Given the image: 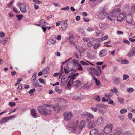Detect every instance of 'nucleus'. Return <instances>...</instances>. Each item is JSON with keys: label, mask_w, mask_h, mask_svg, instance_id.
I'll return each mask as SVG.
<instances>
[{"label": "nucleus", "mask_w": 135, "mask_h": 135, "mask_svg": "<svg viewBox=\"0 0 135 135\" xmlns=\"http://www.w3.org/2000/svg\"><path fill=\"white\" fill-rule=\"evenodd\" d=\"M90 74L93 75H95L97 76H99L102 74L101 68L99 66H97L95 69L94 68H89L87 69Z\"/></svg>", "instance_id": "1"}, {"label": "nucleus", "mask_w": 135, "mask_h": 135, "mask_svg": "<svg viewBox=\"0 0 135 135\" xmlns=\"http://www.w3.org/2000/svg\"><path fill=\"white\" fill-rule=\"evenodd\" d=\"M113 128V124L109 123L106 125L104 129V132L106 133H110Z\"/></svg>", "instance_id": "4"}, {"label": "nucleus", "mask_w": 135, "mask_h": 135, "mask_svg": "<svg viewBox=\"0 0 135 135\" xmlns=\"http://www.w3.org/2000/svg\"><path fill=\"white\" fill-rule=\"evenodd\" d=\"M128 117L129 119L131 120L132 119V115L131 113H129L128 115Z\"/></svg>", "instance_id": "59"}, {"label": "nucleus", "mask_w": 135, "mask_h": 135, "mask_svg": "<svg viewBox=\"0 0 135 135\" xmlns=\"http://www.w3.org/2000/svg\"><path fill=\"white\" fill-rule=\"evenodd\" d=\"M94 30V28L91 27H88L87 28V30L89 32H91Z\"/></svg>", "instance_id": "45"}, {"label": "nucleus", "mask_w": 135, "mask_h": 135, "mask_svg": "<svg viewBox=\"0 0 135 135\" xmlns=\"http://www.w3.org/2000/svg\"><path fill=\"white\" fill-rule=\"evenodd\" d=\"M123 132V130L121 128L117 127L115 129L114 134L115 135H120Z\"/></svg>", "instance_id": "10"}, {"label": "nucleus", "mask_w": 135, "mask_h": 135, "mask_svg": "<svg viewBox=\"0 0 135 135\" xmlns=\"http://www.w3.org/2000/svg\"><path fill=\"white\" fill-rule=\"evenodd\" d=\"M39 81L41 83H42L43 84H45V83L44 81V80L41 78H40L39 79Z\"/></svg>", "instance_id": "60"}, {"label": "nucleus", "mask_w": 135, "mask_h": 135, "mask_svg": "<svg viewBox=\"0 0 135 135\" xmlns=\"http://www.w3.org/2000/svg\"><path fill=\"white\" fill-rule=\"evenodd\" d=\"M93 42L92 41H90L88 42L87 45L88 46L90 47L92 46Z\"/></svg>", "instance_id": "49"}, {"label": "nucleus", "mask_w": 135, "mask_h": 135, "mask_svg": "<svg viewBox=\"0 0 135 135\" xmlns=\"http://www.w3.org/2000/svg\"><path fill=\"white\" fill-rule=\"evenodd\" d=\"M93 80H95V81L96 82V85L97 86H99V87H100L101 86L100 84V81L99 80H98L95 77L93 76Z\"/></svg>", "instance_id": "28"}, {"label": "nucleus", "mask_w": 135, "mask_h": 135, "mask_svg": "<svg viewBox=\"0 0 135 135\" xmlns=\"http://www.w3.org/2000/svg\"><path fill=\"white\" fill-rule=\"evenodd\" d=\"M93 99L94 100L99 102L100 100V98L99 96L96 95L94 96L93 97Z\"/></svg>", "instance_id": "32"}, {"label": "nucleus", "mask_w": 135, "mask_h": 135, "mask_svg": "<svg viewBox=\"0 0 135 135\" xmlns=\"http://www.w3.org/2000/svg\"><path fill=\"white\" fill-rule=\"evenodd\" d=\"M72 84L74 86L78 87L81 85V81L79 80H77L73 82Z\"/></svg>", "instance_id": "22"}, {"label": "nucleus", "mask_w": 135, "mask_h": 135, "mask_svg": "<svg viewBox=\"0 0 135 135\" xmlns=\"http://www.w3.org/2000/svg\"><path fill=\"white\" fill-rule=\"evenodd\" d=\"M117 16V14L116 12L114 11L113 12H110L109 15L107 16L106 18L108 19H109L111 20H113V19H111V18H113Z\"/></svg>", "instance_id": "9"}, {"label": "nucleus", "mask_w": 135, "mask_h": 135, "mask_svg": "<svg viewBox=\"0 0 135 135\" xmlns=\"http://www.w3.org/2000/svg\"><path fill=\"white\" fill-rule=\"evenodd\" d=\"M78 31L81 34H83L84 31L81 28H79L78 29Z\"/></svg>", "instance_id": "47"}, {"label": "nucleus", "mask_w": 135, "mask_h": 135, "mask_svg": "<svg viewBox=\"0 0 135 135\" xmlns=\"http://www.w3.org/2000/svg\"><path fill=\"white\" fill-rule=\"evenodd\" d=\"M118 91L117 89L115 87H114L112 89L110 90V91L112 92L116 93L117 92H118Z\"/></svg>", "instance_id": "44"}, {"label": "nucleus", "mask_w": 135, "mask_h": 135, "mask_svg": "<svg viewBox=\"0 0 135 135\" xmlns=\"http://www.w3.org/2000/svg\"><path fill=\"white\" fill-rule=\"evenodd\" d=\"M8 120V117H3L1 119L0 122V124H2L3 123L7 122Z\"/></svg>", "instance_id": "30"}, {"label": "nucleus", "mask_w": 135, "mask_h": 135, "mask_svg": "<svg viewBox=\"0 0 135 135\" xmlns=\"http://www.w3.org/2000/svg\"><path fill=\"white\" fill-rule=\"evenodd\" d=\"M127 91L129 93H132L134 91V89L132 88H128L127 89Z\"/></svg>", "instance_id": "36"}, {"label": "nucleus", "mask_w": 135, "mask_h": 135, "mask_svg": "<svg viewBox=\"0 0 135 135\" xmlns=\"http://www.w3.org/2000/svg\"><path fill=\"white\" fill-rule=\"evenodd\" d=\"M98 112L100 114L103 115L105 113V112L103 110L101 109L98 110Z\"/></svg>", "instance_id": "41"}, {"label": "nucleus", "mask_w": 135, "mask_h": 135, "mask_svg": "<svg viewBox=\"0 0 135 135\" xmlns=\"http://www.w3.org/2000/svg\"><path fill=\"white\" fill-rule=\"evenodd\" d=\"M129 63L128 61L126 59H124L121 61V63L122 64H126Z\"/></svg>", "instance_id": "46"}, {"label": "nucleus", "mask_w": 135, "mask_h": 135, "mask_svg": "<svg viewBox=\"0 0 135 135\" xmlns=\"http://www.w3.org/2000/svg\"><path fill=\"white\" fill-rule=\"evenodd\" d=\"M33 1L37 4H40L42 3L41 1H39V0H34Z\"/></svg>", "instance_id": "52"}, {"label": "nucleus", "mask_w": 135, "mask_h": 135, "mask_svg": "<svg viewBox=\"0 0 135 135\" xmlns=\"http://www.w3.org/2000/svg\"><path fill=\"white\" fill-rule=\"evenodd\" d=\"M55 63V62L54 61L51 62L50 63L49 65L53 67L54 66Z\"/></svg>", "instance_id": "54"}, {"label": "nucleus", "mask_w": 135, "mask_h": 135, "mask_svg": "<svg viewBox=\"0 0 135 135\" xmlns=\"http://www.w3.org/2000/svg\"><path fill=\"white\" fill-rule=\"evenodd\" d=\"M16 105V104L15 102H9V105L11 106H13Z\"/></svg>", "instance_id": "64"}, {"label": "nucleus", "mask_w": 135, "mask_h": 135, "mask_svg": "<svg viewBox=\"0 0 135 135\" xmlns=\"http://www.w3.org/2000/svg\"><path fill=\"white\" fill-rule=\"evenodd\" d=\"M39 22L41 25L43 26H45L47 24L46 22L44 19L41 20Z\"/></svg>", "instance_id": "31"}, {"label": "nucleus", "mask_w": 135, "mask_h": 135, "mask_svg": "<svg viewBox=\"0 0 135 135\" xmlns=\"http://www.w3.org/2000/svg\"><path fill=\"white\" fill-rule=\"evenodd\" d=\"M87 117H88L90 118H93L94 117V116L91 114L88 113Z\"/></svg>", "instance_id": "58"}, {"label": "nucleus", "mask_w": 135, "mask_h": 135, "mask_svg": "<svg viewBox=\"0 0 135 135\" xmlns=\"http://www.w3.org/2000/svg\"><path fill=\"white\" fill-rule=\"evenodd\" d=\"M69 41L70 42V43H73V42H72V39L73 38V35H70L69 34Z\"/></svg>", "instance_id": "43"}, {"label": "nucleus", "mask_w": 135, "mask_h": 135, "mask_svg": "<svg viewBox=\"0 0 135 135\" xmlns=\"http://www.w3.org/2000/svg\"><path fill=\"white\" fill-rule=\"evenodd\" d=\"M113 81L114 83L117 85H119L120 83V79L117 77H114L113 78Z\"/></svg>", "instance_id": "19"}, {"label": "nucleus", "mask_w": 135, "mask_h": 135, "mask_svg": "<svg viewBox=\"0 0 135 135\" xmlns=\"http://www.w3.org/2000/svg\"><path fill=\"white\" fill-rule=\"evenodd\" d=\"M38 109L40 113L44 115H50L52 113L51 109L50 108L47 109L44 106L38 107Z\"/></svg>", "instance_id": "2"}, {"label": "nucleus", "mask_w": 135, "mask_h": 135, "mask_svg": "<svg viewBox=\"0 0 135 135\" xmlns=\"http://www.w3.org/2000/svg\"><path fill=\"white\" fill-rule=\"evenodd\" d=\"M36 75L37 73L36 72H34L33 74V75L31 79V81L33 82H34V81H35V80H36Z\"/></svg>", "instance_id": "29"}, {"label": "nucleus", "mask_w": 135, "mask_h": 135, "mask_svg": "<svg viewBox=\"0 0 135 135\" xmlns=\"http://www.w3.org/2000/svg\"><path fill=\"white\" fill-rule=\"evenodd\" d=\"M55 91L57 93L60 94L62 93V89H60L58 86H56L55 88Z\"/></svg>", "instance_id": "27"}, {"label": "nucleus", "mask_w": 135, "mask_h": 135, "mask_svg": "<svg viewBox=\"0 0 135 135\" xmlns=\"http://www.w3.org/2000/svg\"><path fill=\"white\" fill-rule=\"evenodd\" d=\"M135 54V47H133L131 51L128 54L127 56L129 57H132Z\"/></svg>", "instance_id": "17"}, {"label": "nucleus", "mask_w": 135, "mask_h": 135, "mask_svg": "<svg viewBox=\"0 0 135 135\" xmlns=\"http://www.w3.org/2000/svg\"><path fill=\"white\" fill-rule=\"evenodd\" d=\"M5 34L4 33L1 31L0 32V37H3L5 36Z\"/></svg>", "instance_id": "56"}, {"label": "nucleus", "mask_w": 135, "mask_h": 135, "mask_svg": "<svg viewBox=\"0 0 135 135\" xmlns=\"http://www.w3.org/2000/svg\"><path fill=\"white\" fill-rule=\"evenodd\" d=\"M107 13L105 12V9H103L102 11L100 12L98 15V17L101 19H103L105 17Z\"/></svg>", "instance_id": "8"}, {"label": "nucleus", "mask_w": 135, "mask_h": 135, "mask_svg": "<svg viewBox=\"0 0 135 135\" xmlns=\"http://www.w3.org/2000/svg\"><path fill=\"white\" fill-rule=\"evenodd\" d=\"M90 134L91 135H98V131L95 129H93L91 131Z\"/></svg>", "instance_id": "23"}, {"label": "nucleus", "mask_w": 135, "mask_h": 135, "mask_svg": "<svg viewBox=\"0 0 135 135\" xmlns=\"http://www.w3.org/2000/svg\"><path fill=\"white\" fill-rule=\"evenodd\" d=\"M56 36H52L50 39L47 42V44L49 45L54 44L56 42Z\"/></svg>", "instance_id": "12"}, {"label": "nucleus", "mask_w": 135, "mask_h": 135, "mask_svg": "<svg viewBox=\"0 0 135 135\" xmlns=\"http://www.w3.org/2000/svg\"><path fill=\"white\" fill-rule=\"evenodd\" d=\"M64 119L66 121L70 120L73 116L72 113L70 112H66L64 114Z\"/></svg>", "instance_id": "5"}, {"label": "nucleus", "mask_w": 135, "mask_h": 135, "mask_svg": "<svg viewBox=\"0 0 135 135\" xmlns=\"http://www.w3.org/2000/svg\"><path fill=\"white\" fill-rule=\"evenodd\" d=\"M107 50L105 49H103L100 51L99 53V56L100 57H103L107 54Z\"/></svg>", "instance_id": "15"}, {"label": "nucleus", "mask_w": 135, "mask_h": 135, "mask_svg": "<svg viewBox=\"0 0 135 135\" xmlns=\"http://www.w3.org/2000/svg\"><path fill=\"white\" fill-rule=\"evenodd\" d=\"M95 126L94 121H91L89 122L88 125V127L89 129H91L94 127Z\"/></svg>", "instance_id": "20"}, {"label": "nucleus", "mask_w": 135, "mask_h": 135, "mask_svg": "<svg viewBox=\"0 0 135 135\" xmlns=\"http://www.w3.org/2000/svg\"><path fill=\"white\" fill-rule=\"evenodd\" d=\"M51 107H52L55 111L57 112H59L61 109V107L59 106L58 104L52 105Z\"/></svg>", "instance_id": "13"}, {"label": "nucleus", "mask_w": 135, "mask_h": 135, "mask_svg": "<svg viewBox=\"0 0 135 135\" xmlns=\"http://www.w3.org/2000/svg\"><path fill=\"white\" fill-rule=\"evenodd\" d=\"M71 77L69 80L71 81V83H73V80L75 78V77L73 75H71Z\"/></svg>", "instance_id": "53"}, {"label": "nucleus", "mask_w": 135, "mask_h": 135, "mask_svg": "<svg viewBox=\"0 0 135 135\" xmlns=\"http://www.w3.org/2000/svg\"><path fill=\"white\" fill-rule=\"evenodd\" d=\"M103 122V117L101 116L99 117L95 121V123L96 124L99 126Z\"/></svg>", "instance_id": "14"}, {"label": "nucleus", "mask_w": 135, "mask_h": 135, "mask_svg": "<svg viewBox=\"0 0 135 135\" xmlns=\"http://www.w3.org/2000/svg\"><path fill=\"white\" fill-rule=\"evenodd\" d=\"M117 99L118 101L120 103H122L124 101V100L122 98H120L118 97L117 98Z\"/></svg>", "instance_id": "42"}, {"label": "nucleus", "mask_w": 135, "mask_h": 135, "mask_svg": "<svg viewBox=\"0 0 135 135\" xmlns=\"http://www.w3.org/2000/svg\"><path fill=\"white\" fill-rule=\"evenodd\" d=\"M108 104H112L114 106H115L116 105V104L114 103V102L113 100H111L108 102Z\"/></svg>", "instance_id": "55"}, {"label": "nucleus", "mask_w": 135, "mask_h": 135, "mask_svg": "<svg viewBox=\"0 0 135 135\" xmlns=\"http://www.w3.org/2000/svg\"><path fill=\"white\" fill-rule=\"evenodd\" d=\"M79 123L78 120L76 119L72 120L68 124L69 128L71 129L73 131L76 133H78L76 129L78 128V125Z\"/></svg>", "instance_id": "3"}, {"label": "nucleus", "mask_w": 135, "mask_h": 135, "mask_svg": "<svg viewBox=\"0 0 135 135\" xmlns=\"http://www.w3.org/2000/svg\"><path fill=\"white\" fill-rule=\"evenodd\" d=\"M101 45V44L99 43H97L93 45V48L94 49H96L99 47Z\"/></svg>", "instance_id": "34"}, {"label": "nucleus", "mask_w": 135, "mask_h": 135, "mask_svg": "<svg viewBox=\"0 0 135 135\" xmlns=\"http://www.w3.org/2000/svg\"><path fill=\"white\" fill-rule=\"evenodd\" d=\"M50 68L49 67H46L44 69L42 70V71L44 74H46V75L45 77H47L48 75V71L49 70Z\"/></svg>", "instance_id": "24"}, {"label": "nucleus", "mask_w": 135, "mask_h": 135, "mask_svg": "<svg viewBox=\"0 0 135 135\" xmlns=\"http://www.w3.org/2000/svg\"><path fill=\"white\" fill-rule=\"evenodd\" d=\"M108 36L107 35L101 38L97 39L98 42H101L102 41L107 40L108 39Z\"/></svg>", "instance_id": "25"}, {"label": "nucleus", "mask_w": 135, "mask_h": 135, "mask_svg": "<svg viewBox=\"0 0 135 135\" xmlns=\"http://www.w3.org/2000/svg\"><path fill=\"white\" fill-rule=\"evenodd\" d=\"M123 41L125 43L127 44L128 45L129 44H130V42L128 40H126L125 39H123Z\"/></svg>", "instance_id": "62"}, {"label": "nucleus", "mask_w": 135, "mask_h": 135, "mask_svg": "<svg viewBox=\"0 0 135 135\" xmlns=\"http://www.w3.org/2000/svg\"><path fill=\"white\" fill-rule=\"evenodd\" d=\"M8 37H6L5 38L4 40L3 41H2V42H0V43H2L3 44H4L6 42L8 41Z\"/></svg>", "instance_id": "50"}, {"label": "nucleus", "mask_w": 135, "mask_h": 135, "mask_svg": "<svg viewBox=\"0 0 135 135\" xmlns=\"http://www.w3.org/2000/svg\"><path fill=\"white\" fill-rule=\"evenodd\" d=\"M33 82L35 85L37 86L40 87H41L42 86L39 85L38 83V81L37 80H36L35 81H34V82Z\"/></svg>", "instance_id": "35"}, {"label": "nucleus", "mask_w": 135, "mask_h": 135, "mask_svg": "<svg viewBox=\"0 0 135 135\" xmlns=\"http://www.w3.org/2000/svg\"><path fill=\"white\" fill-rule=\"evenodd\" d=\"M88 114V113L85 112L84 113H83L82 114H81V117H84L85 116H86L87 117V115Z\"/></svg>", "instance_id": "63"}, {"label": "nucleus", "mask_w": 135, "mask_h": 135, "mask_svg": "<svg viewBox=\"0 0 135 135\" xmlns=\"http://www.w3.org/2000/svg\"><path fill=\"white\" fill-rule=\"evenodd\" d=\"M101 33V31L100 30H97L96 32V36L97 37H98L100 36Z\"/></svg>", "instance_id": "51"}, {"label": "nucleus", "mask_w": 135, "mask_h": 135, "mask_svg": "<svg viewBox=\"0 0 135 135\" xmlns=\"http://www.w3.org/2000/svg\"><path fill=\"white\" fill-rule=\"evenodd\" d=\"M23 16L22 15H16V17L18 18V21L20 20L23 17Z\"/></svg>", "instance_id": "37"}, {"label": "nucleus", "mask_w": 135, "mask_h": 135, "mask_svg": "<svg viewBox=\"0 0 135 135\" xmlns=\"http://www.w3.org/2000/svg\"><path fill=\"white\" fill-rule=\"evenodd\" d=\"M114 11H115L116 13V14L117 13H118L119 12H120L121 11L120 9L119 8H118L117 9H115Z\"/></svg>", "instance_id": "57"}, {"label": "nucleus", "mask_w": 135, "mask_h": 135, "mask_svg": "<svg viewBox=\"0 0 135 135\" xmlns=\"http://www.w3.org/2000/svg\"><path fill=\"white\" fill-rule=\"evenodd\" d=\"M18 6L22 12L23 13H25L26 12L27 10L26 7L24 4L22 3H20L18 4Z\"/></svg>", "instance_id": "6"}, {"label": "nucleus", "mask_w": 135, "mask_h": 135, "mask_svg": "<svg viewBox=\"0 0 135 135\" xmlns=\"http://www.w3.org/2000/svg\"><path fill=\"white\" fill-rule=\"evenodd\" d=\"M73 70H68L67 69H66L65 68L64 69V72L65 74L67 73H68L70 74V73H72V71Z\"/></svg>", "instance_id": "40"}, {"label": "nucleus", "mask_w": 135, "mask_h": 135, "mask_svg": "<svg viewBox=\"0 0 135 135\" xmlns=\"http://www.w3.org/2000/svg\"><path fill=\"white\" fill-rule=\"evenodd\" d=\"M73 61L74 64L76 66H78V65H79V64L78 63V61L76 60H73Z\"/></svg>", "instance_id": "48"}, {"label": "nucleus", "mask_w": 135, "mask_h": 135, "mask_svg": "<svg viewBox=\"0 0 135 135\" xmlns=\"http://www.w3.org/2000/svg\"><path fill=\"white\" fill-rule=\"evenodd\" d=\"M85 125V122L84 120H82L80 122L78 128L76 129L78 133L80 132L82 129L84 127Z\"/></svg>", "instance_id": "7"}, {"label": "nucleus", "mask_w": 135, "mask_h": 135, "mask_svg": "<svg viewBox=\"0 0 135 135\" xmlns=\"http://www.w3.org/2000/svg\"><path fill=\"white\" fill-rule=\"evenodd\" d=\"M92 111L94 112H96L97 110V108L94 107H92L91 108Z\"/></svg>", "instance_id": "61"}, {"label": "nucleus", "mask_w": 135, "mask_h": 135, "mask_svg": "<svg viewBox=\"0 0 135 135\" xmlns=\"http://www.w3.org/2000/svg\"><path fill=\"white\" fill-rule=\"evenodd\" d=\"M126 21L128 23H132V17L131 15H128L127 16L126 18Z\"/></svg>", "instance_id": "16"}, {"label": "nucleus", "mask_w": 135, "mask_h": 135, "mask_svg": "<svg viewBox=\"0 0 135 135\" xmlns=\"http://www.w3.org/2000/svg\"><path fill=\"white\" fill-rule=\"evenodd\" d=\"M35 89H31L29 91V93L30 95H32L33 94V92L35 91Z\"/></svg>", "instance_id": "39"}, {"label": "nucleus", "mask_w": 135, "mask_h": 135, "mask_svg": "<svg viewBox=\"0 0 135 135\" xmlns=\"http://www.w3.org/2000/svg\"><path fill=\"white\" fill-rule=\"evenodd\" d=\"M108 24L102 23H99V25L100 27L102 29H105L106 28Z\"/></svg>", "instance_id": "26"}, {"label": "nucleus", "mask_w": 135, "mask_h": 135, "mask_svg": "<svg viewBox=\"0 0 135 135\" xmlns=\"http://www.w3.org/2000/svg\"><path fill=\"white\" fill-rule=\"evenodd\" d=\"M127 110L125 108L122 109L120 110V112L121 114H124L125 113L127 112Z\"/></svg>", "instance_id": "33"}, {"label": "nucleus", "mask_w": 135, "mask_h": 135, "mask_svg": "<svg viewBox=\"0 0 135 135\" xmlns=\"http://www.w3.org/2000/svg\"><path fill=\"white\" fill-rule=\"evenodd\" d=\"M31 114L33 117L34 118L37 117V114L35 109H32L31 110Z\"/></svg>", "instance_id": "21"}, {"label": "nucleus", "mask_w": 135, "mask_h": 135, "mask_svg": "<svg viewBox=\"0 0 135 135\" xmlns=\"http://www.w3.org/2000/svg\"><path fill=\"white\" fill-rule=\"evenodd\" d=\"M62 28L63 30H65L66 29L68 26V24L66 22L64 21H62L61 24Z\"/></svg>", "instance_id": "18"}, {"label": "nucleus", "mask_w": 135, "mask_h": 135, "mask_svg": "<svg viewBox=\"0 0 135 135\" xmlns=\"http://www.w3.org/2000/svg\"><path fill=\"white\" fill-rule=\"evenodd\" d=\"M129 78V76L126 74H123V80H126Z\"/></svg>", "instance_id": "38"}, {"label": "nucleus", "mask_w": 135, "mask_h": 135, "mask_svg": "<svg viewBox=\"0 0 135 135\" xmlns=\"http://www.w3.org/2000/svg\"><path fill=\"white\" fill-rule=\"evenodd\" d=\"M126 14L124 12L119 14L117 18V20L119 21H122L125 17Z\"/></svg>", "instance_id": "11"}]
</instances>
